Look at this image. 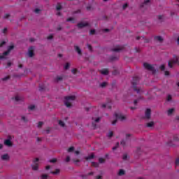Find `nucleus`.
I'll return each mask as SVG.
<instances>
[{
	"instance_id": "f257e3e1",
	"label": "nucleus",
	"mask_w": 179,
	"mask_h": 179,
	"mask_svg": "<svg viewBox=\"0 0 179 179\" xmlns=\"http://www.w3.org/2000/svg\"><path fill=\"white\" fill-rule=\"evenodd\" d=\"M138 82H139V77H134L131 85L134 92H136V93L139 94L141 93V92H142V90L136 87V85H138Z\"/></svg>"
},
{
	"instance_id": "f03ea898",
	"label": "nucleus",
	"mask_w": 179,
	"mask_h": 179,
	"mask_svg": "<svg viewBox=\"0 0 179 179\" xmlns=\"http://www.w3.org/2000/svg\"><path fill=\"white\" fill-rule=\"evenodd\" d=\"M75 99H76L75 96H65V106H66L69 108H70V107H72V103H71L70 101L75 100Z\"/></svg>"
},
{
	"instance_id": "7ed1b4c3",
	"label": "nucleus",
	"mask_w": 179,
	"mask_h": 179,
	"mask_svg": "<svg viewBox=\"0 0 179 179\" xmlns=\"http://www.w3.org/2000/svg\"><path fill=\"white\" fill-rule=\"evenodd\" d=\"M13 48H15L13 45L8 46L7 50L3 53V55H0V59H5V57H6V55H9V54H10V51H12Z\"/></svg>"
},
{
	"instance_id": "20e7f679",
	"label": "nucleus",
	"mask_w": 179,
	"mask_h": 179,
	"mask_svg": "<svg viewBox=\"0 0 179 179\" xmlns=\"http://www.w3.org/2000/svg\"><path fill=\"white\" fill-rule=\"evenodd\" d=\"M173 64H178L179 65V57L176 55H174L173 59L168 62V66L169 68H173Z\"/></svg>"
},
{
	"instance_id": "39448f33",
	"label": "nucleus",
	"mask_w": 179,
	"mask_h": 179,
	"mask_svg": "<svg viewBox=\"0 0 179 179\" xmlns=\"http://www.w3.org/2000/svg\"><path fill=\"white\" fill-rule=\"evenodd\" d=\"M143 66L145 69H148V71H151L152 73H155V72H156V70L155 69V68H153V66L150 65V64L144 63Z\"/></svg>"
},
{
	"instance_id": "423d86ee",
	"label": "nucleus",
	"mask_w": 179,
	"mask_h": 179,
	"mask_svg": "<svg viewBox=\"0 0 179 179\" xmlns=\"http://www.w3.org/2000/svg\"><path fill=\"white\" fill-rule=\"evenodd\" d=\"M38 158H36L34 160V164L31 165L32 170H34V171H37L38 170Z\"/></svg>"
},
{
	"instance_id": "0eeeda50",
	"label": "nucleus",
	"mask_w": 179,
	"mask_h": 179,
	"mask_svg": "<svg viewBox=\"0 0 179 179\" xmlns=\"http://www.w3.org/2000/svg\"><path fill=\"white\" fill-rule=\"evenodd\" d=\"M131 136V134H127L126 135V140H122L120 142V145L122 146H127V143L129 142V137Z\"/></svg>"
},
{
	"instance_id": "6e6552de",
	"label": "nucleus",
	"mask_w": 179,
	"mask_h": 179,
	"mask_svg": "<svg viewBox=\"0 0 179 179\" xmlns=\"http://www.w3.org/2000/svg\"><path fill=\"white\" fill-rule=\"evenodd\" d=\"M28 55L30 58L34 57V48L31 46L28 50Z\"/></svg>"
},
{
	"instance_id": "1a4fd4ad",
	"label": "nucleus",
	"mask_w": 179,
	"mask_h": 179,
	"mask_svg": "<svg viewBox=\"0 0 179 179\" xmlns=\"http://www.w3.org/2000/svg\"><path fill=\"white\" fill-rule=\"evenodd\" d=\"M115 117L117 118V120H120V121H124L127 119V117L122 114L115 113Z\"/></svg>"
},
{
	"instance_id": "9d476101",
	"label": "nucleus",
	"mask_w": 179,
	"mask_h": 179,
	"mask_svg": "<svg viewBox=\"0 0 179 179\" xmlns=\"http://www.w3.org/2000/svg\"><path fill=\"white\" fill-rule=\"evenodd\" d=\"M78 29H83V27H86V26H89V23L87 22H80L77 24Z\"/></svg>"
},
{
	"instance_id": "9b49d317",
	"label": "nucleus",
	"mask_w": 179,
	"mask_h": 179,
	"mask_svg": "<svg viewBox=\"0 0 179 179\" xmlns=\"http://www.w3.org/2000/svg\"><path fill=\"white\" fill-rule=\"evenodd\" d=\"M122 50H124V47L118 45L116 48L112 49V51L114 52H120V51H122Z\"/></svg>"
},
{
	"instance_id": "f8f14e48",
	"label": "nucleus",
	"mask_w": 179,
	"mask_h": 179,
	"mask_svg": "<svg viewBox=\"0 0 179 179\" xmlns=\"http://www.w3.org/2000/svg\"><path fill=\"white\" fill-rule=\"evenodd\" d=\"M151 113H152V111L150 110V108H148V109L145 110V118H146L147 120H150V119Z\"/></svg>"
},
{
	"instance_id": "ddd939ff",
	"label": "nucleus",
	"mask_w": 179,
	"mask_h": 179,
	"mask_svg": "<svg viewBox=\"0 0 179 179\" xmlns=\"http://www.w3.org/2000/svg\"><path fill=\"white\" fill-rule=\"evenodd\" d=\"M4 145H6V146H8V148H10L13 144L10 140L6 139L4 141Z\"/></svg>"
},
{
	"instance_id": "4468645a",
	"label": "nucleus",
	"mask_w": 179,
	"mask_h": 179,
	"mask_svg": "<svg viewBox=\"0 0 179 179\" xmlns=\"http://www.w3.org/2000/svg\"><path fill=\"white\" fill-rule=\"evenodd\" d=\"M150 0H145L143 3L141 4V8H146L149 5Z\"/></svg>"
},
{
	"instance_id": "2eb2a0df",
	"label": "nucleus",
	"mask_w": 179,
	"mask_h": 179,
	"mask_svg": "<svg viewBox=\"0 0 179 179\" xmlns=\"http://www.w3.org/2000/svg\"><path fill=\"white\" fill-rule=\"evenodd\" d=\"M154 40L155 41H159V43H163V37H162V36H155L154 37Z\"/></svg>"
},
{
	"instance_id": "dca6fc26",
	"label": "nucleus",
	"mask_w": 179,
	"mask_h": 179,
	"mask_svg": "<svg viewBox=\"0 0 179 179\" xmlns=\"http://www.w3.org/2000/svg\"><path fill=\"white\" fill-rule=\"evenodd\" d=\"M75 49L76 52H78L79 55H82V50H80V48H79V46H75Z\"/></svg>"
},
{
	"instance_id": "f3484780",
	"label": "nucleus",
	"mask_w": 179,
	"mask_h": 179,
	"mask_svg": "<svg viewBox=\"0 0 179 179\" xmlns=\"http://www.w3.org/2000/svg\"><path fill=\"white\" fill-rule=\"evenodd\" d=\"M1 160H9V155L8 154L1 156Z\"/></svg>"
},
{
	"instance_id": "a211bd4d",
	"label": "nucleus",
	"mask_w": 179,
	"mask_h": 179,
	"mask_svg": "<svg viewBox=\"0 0 179 179\" xmlns=\"http://www.w3.org/2000/svg\"><path fill=\"white\" fill-rule=\"evenodd\" d=\"M106 107H108L109 110H111V105L110 103H103L102 104V108H106Z\"/></svg>"
},
{
	"instance_id": "6ab92c4d",
	"label": "nucleus",
	"mask_w": 179,
	"mask_h": 179,
	"mask_svg": "<svg viewBox=\"0 0 179 179\" xmlns=\"http://www.w3.org/2000/svg\"><path fill=\"white\" fill-rule=\"evenodd\" d=\"M101 73L102 75H108V69H104L103 70L101 71Z\"/></svg>"
},
{
	"instance_id": "aec40b11",
	"label": "nucleus",
	"mask_w": 179,
	"mask_h": 179,
	"mask_svg": "<svg viewBox=\"0 0 179 179\" xmlns=\"http://www.w3.org/2000/svg\"><path fill=\"white\" fill-rule=\"evenodd\" d=\"M153 125H155V122H150L146 124V127L148 128H152V127H153Z\"/></svg>"
},
{
	"instance_id": "412c9836",
	"label": "nucleus",
	"mask_w": 179,
	"mask_h": 179,
	"mask_svg": "<svg viewBox=\"0 0 179 179\" xmlns=\"http://www.w3.org/2000/svg\"><path fill=\"white\" fill-rule=\"evenodd\" d=\"M94 154H91L88 157H85V159L86 160H92V159H94Z\"/></svg>"
},
{
	"instance_id": "4be33fe9",
	"label": "nucleus",
	"mask_w": 179,
	"mask_h": 179,
	"mask_svg": "<svg viewBox=\"0 0 179 179\" xmlns=\"http://www.w3.org/2000/svg\"><path fill=\"white\" fill-rule=\"evenodd\" d=\"M173 113H174V108L169 109L167 111L168 115H171V114H173Z\"/></svg>"
},
{
	"instance_id": "5701e85b",
	"label": "nucleus",
	"mask_w": 179,
	"mask_h": 179,
	"mask_svg": "<svg viewBox=\"0 0 179 179\" xmlns=\"http://www.w3.org/2000/svg\"><path fill=\"white\" fill-rule=\"evenodd\" d=\"M57 10H61L62 9V6H61V3H58L56 6Z\"/></svg>"
},
{
	"instance_id": "b1692460",
	"label": "nucleus",
	"mask_w": 179,
	"mask_h": 179,
	"mask_svg": "<svg viewBox=\"0 0 179 179\" xmlns=\"http://www.w3.org/2000/svg\"><path fill=\"white\" fill-rule=\"evenodd\" d=\"M124 174H125V171L120 169L118 172V176H124Z\"/></svg>"
},
{
	"instance_id": "393cba45",
	"label": "nucleus",
	"mask_w": 179,
	"mask_h": 179,
	"mask_svg": "<svg viewBox=\"0 0 179 179\" xmlns=\"http://www.w3.org/2000/svg\"><path fill=\"white\" fill-rule=\"evenodd\" d=\"M67 22H71V23H75V18L73 17H69L67 20Z\"/></svg>"
},
{
	"instance_id": "a878e982",
	"label": "nucleus",
	"mask_w": 179,
	"mask_h": 179,
	"mask_svg": "<svg viewBox=\"0 0 179 179\" xmlns=\"http://www.w3.org/2000/svg\"><path fill=\"white\" fill-rule=\"evenodd\" d=\"M118 59L117 56H112L110 57V61H117Z\"/></svg>"
},
{
	"instance_id": "bb28decb",
	"label": "nucleus",
	"mask_w": 179,
	"mask_h": 179,
	"mask_svg": "<svg viewBox=\"0 0 179 179\" xmlns=\"http://www.w3.org/2000/svg\"><path fill=\"white\" fill-rule=\"evenodd\" d=\"M62 76H57L56 78H55V82H61V80H62Z\"/></svg>"
},
{
	"instance_id": "cd10ccee",
	"label": "nucleus",
	"mask_w": 179,
	"mask_h": 179,
	"mask_svg": "<svg viewBox=\"0 0 179 179\" xmlns=\"http://www.w3.org/2000/svg\"><path fill=\"white\" fill-rule=\"evenodd\" d=\"M179 166V158H177L175 161V167H178Z\"/></svg>"
},
{
	"instance_id": "c85d7f7f",
	"label": "nucleus",
	"mask_w": 179,
	"mask_h": 179,
	"mask_svg": "<svg viewBox=\"0 0 179 179\" xmlns=\"http://www.w3.org/2000/svg\"><path fill=\"white\" fill-rule=\"evenodd\" d=\"M41 179H47V178H48V175L43 174V175L41 176Z\"/></svg>"
},
{
	"instance_id": "c756f323",
	"label": "nucleus",
	"mask_w": 179,
	"mask_h": 179,
	"mask_svg": "<svg viewBox=\"0 0 179 179\" xmlns=\"http://www.w3.org/2000/svg\"><path fill=\"white\" fill-rule=\"evenodd\" d=\"M59 125H60V127H65V123L62 120H59Z\"/></svg>"
},
{
	"instance_id": "7c9ffc66",
	"label": "nucleus",
	"mask_w": 179,
	"mask_h": 179,
	"mask_svg": "<svg viewBox=\"0 0 179 179\" xmlns=\"http://www.w3.org/2000/svg\"><path fill=\"white\" fill-rule=\"evenodd\" d=\"M114 135V133L113 131H110L108 134L107 136L108 138H112V136Z\"/></svg>"
},
{
	"instance_id": "2f4dec72",
	"label": "nucleus",
	"mask_w": 179,
	"mask_h": 179,
	"mask_svg": "<svg viewBox=\"0 0 179 179\" xmlns=\"http://www.w3.org/2000/svg\"><path fill=\"white\" fill-rule=\"evenodd\" d=\"M75 150V148L73 147H70L69 149H68V152L69 153H71V152H73Z\"/></svg>"
},
{
	"instance_id": "473e14b6",
	"label": "nucleus",
	"mask_w": 179,
	"mask_h": 179,
	"mask_svg": "<svg viewBox=\"0 0 179 179\" xmlns=\"http://www.w3.org/2000/svg\"><path fill=\"white\" fill-rule=\"evenodd\" d=\"M107 86V83L106 82H103L100 84L101 87H106Z\"/></svg>"
},
{
	"instance_id": "72a5a7b5",
	"label": "nucleus",
	"mask_w": 179,
	"mask_h": 179,
	"mask_svg": "<svg viewBox=\"0 0 179 179\" xmlns=\"http://www.w3.org/2000/svg\"><path fill=\"white\" fill-rule=\"evenodd\" d=\"M51 174H58L59 173V169H56L55 171H51Z\"/></svg>"
},
{
	"instance_id": "f704fd0d",
	"label": "nucleus",
	"mask_w": 179,
	"mask_h": 179,
	"mask_svg": "<svg viewBox=\"0 0 179 179\" xmlns=\"http://www.w3.org/2000/svg\"><path fill=\"white\" fill-rule=\"evenodd\" d=\"M96 34V30L94 29H92L90 31V34L91 36H93V34Z\"/></svg>"
},
{
	"instance_id": "c9c22d12",
	"label": "nucleus",
	"mask_w": 179,
	"mask_h": 179,
	"mask_svg": "<svg viewBox=\"0 0 179 179\" xmlns=\"http://www.w3.org/2000/svg\"><path fill=\"white\" fill-rule=\"evenodd\" d=\"M43 124H44L43 122H38V128H41V127H43Z\"/></svg>"
},
{
	"instance_id": "e433bc0d",
	"label": "nucleus",
	"mask_w": 179,
	"mask_h": 179,
	"mask_svg": "<svg viewBox=\"0 0 179 179\" xmlns=\"http://www.w3.org/2000/svg\"><path fill=\"white\" fill-rule=\"evenodd\" d=\"M159 69H161V71H164V69H166L164 64L161 65Z\"/></svg>"
},
{
	"instance_id": "4c0bfd02",
	"label": "nucleus",
	"mask_w": 179,
	"mask_h": 179,
	"mask_svg": "<svg viewBox=\"0 0 179 179\" xmlns=\"http://www.w3.org/2000/svg\"><path fill=\"white\" fill-rule=\"evenodd\" d=\"M73 75H76L77 72H78V69H73L72 71H71Z\"/></svg>"
},
{
	"instance_id": "58836bf2",
	"label": "nucleus",
	"mask_w": 179,
	"mask_h": 179,
	"mask_svg": "<svg viewBox=\"0 0 179 179\" xmlns=\"http://www.w3.org/2000/svg\"><path fill=\"white\" fill-rule=\"evenodd\" d=\"M65 162H66V163L71 162V157H70V156H67V157H66Z\"/></svg>"
},
{
	"instance_id": "ea45409f",
	"label": "nucleus",
	"mask_w": 179,
	"mask_h": 179,
	"mask_svg": "<svg viewBox=\"0 0 179 179\" xmlns=\"http://www.w3.org/2000/svg\"><path fill=\"white\" fill-rule=\"evenodd\" d=\"M29 108L31 110H34V108H36V106L34 105H31L30 106H29Z\"/></svg>"
},
{
	"instance_id": "a19ab883",
	"label": "nucleus",
	"mask_w": 179,
	"mask_h": 179,
	"mask_svg": "<svg viewBox=\"0 0 179 179\" xmlns=\"http://www.w3.org/2000/svg\"><path fill=\"white\" fill-rule=\"evenodd\" d=\"M118 146H120V143H117L116 145L113 148V150H115L118 148Z\"/></svg>"
},
{
	"instance_id": "79ce46f5",
	"label": "nucleus",
	"mask_w": 179,
	"mask_h": 179,
	"mask_svg": "<svg viewBox=\"0 0 179 179\" xmlns=\"http://www.w3.org/2000/svg\"><path fill=\"white\" fill-rule=\"evenodd\" d=\"M5 44H6V42H5V41L1 42L0 43V48H1V47H3V45H5Z\"/></svg>"
},
{
	"instance_id": "37998d69",
	"label": "nucleus",
	"mask_w": 179,
	"mask_h": 179,
	"mask_svg": "<svg viewBox=\"0 0 179 179\" xmlns=\"http://www.w3.org/2000/svg\"><path fill=\"white\" fill-rule=\"evenodd\" d=\"M64 69H69V63H66L64 66Z\"/></svg>"
},
{
	"instance_id": "c03bdc74",
	"label": "nucleus",
	"mask_w": 179,
	"mask_h": 179,
	"mask_svg": "<svg viewBox=\"0 0 179 179\" xmlns=\"http://www.w3.org/2000/svg\"><path fill=\"white\" fill-rule=\"evenodd\" d=\"M39 90L40 92H43V90H44V85L39 86Z\"/></svg>"
},
{
	"instance_id": "a18cd8bd",
	"label": "nucleus",
	"mask_w": 179,
	"mask_h": 179,
	"mask_svg": "<svg viewBox=\"0 0 179 179\" xmlns=\"http://www.w3.org/2000/svg\"><path fill=\"white\" fill-rule=\"evenodd\" d=\"M173 141H179V137H178V136H177V135L174 136V137H173Z\"/></svg>"
},
{
	"instance_id": "49530a36",
	"label": "nucleus",
	"mask_w": 179,
	"mask_h": 179,
	"mask_svg": "<svg viewBox=\"0 0 179 179\" xmlns=\"http://www.w3.org/2000/svg\"><path fill=\"white\" fill-rule=\"evenodd\" d=\"M99 163H104L105 160L103 158H99Z\"/></svg>"
},
{
	"instance_id": "de8ad7c7",
	"label": "nucleus",
	"mask_w": 179,
	"mask_h": 179,
	"mask_svg": "<svg viewBox=\"0 0 179 179\" xmlns=\"http://www.w3.org/2000/svg\"><path fill=\"white\" fill-rule=\"evenodd\" d=\"M128 6V3H124V5H123V6H122V8L124 9V10H125V9H127V7Z\"/></svg>"
},
{
	"instance_id": "09e8293b",
	"label": "nucleus",
	"mask_w": 179,
	"mask_h": 179,
	"mask_svg": "<svg viewBox=\"0 0 179 179\" xmlns=\"http://www.w3.org/2000/svg\"><path fill=\"white\" fill-rule=\"evenodd\" d=\"M15 101H19L20 100V97L19 96H16L15 97Z\"/></svg>"
},
{
	"instance_id": "8fccbe9b",
	"label": "nucleus",
	"mask_w": 179,
	"mask_h": 179,
	"mask_svg": "<svg viewBox=\"0 0 179 179\" xmlns=\"http://www.w3.org/2000/svg\"><path fill=\"white\" fill-rule=\"evenodd\" d=\"M127 157H128V155H127V154H124L122 157V159L123 160H127Z\"/></svg>"
},
{
	"instance_id": "3c124183",
	"label": "nucleus",
	"mask_w": 179,
	"mask_h": 179,
	"mask_svg": "<svg viewBox=\"0 0 179 179\" xmlns=\"http://www.w3.org/2000/svg\"><path fill=\"white\" fill-rule=\"evenodd\" d=\"M56 162H57V159H52L50 160V163H56Z\"/></svg>"
},
{
	"instance_id": "603ef678",
	"label": "nucleus",
	"mask_w": 179,
	"mask_h": 179,
	"mask_svg": "<svg viewBox=\"0 0 179 179\" xmlns=\"http://www.w3.org/2000/svg\"><path fill=\"white\" fill-rule=\"evenodd\" d=\"M171 95H168L167 96V101H171Z\"/></svg>"
},
{
	"instance_id": "864d4df0",
	"label": "nucleus",
	"mask_w": 179,
	"mask_h": 179,
	"mask_svg": "<svg viewBox=\"0 0 179 179\" xmlns=\"http://www.w3.org/2000/svg\"><path fill=\"white\" fill-rule=\"evenodd\" d=\"M40 11H41V10L38 9V8H36V9L34 10L35 13H40Z\"/></svg>"
},
{
	"instance_id": "5fc2aeb1",
	"label": "nucleus",
	"mask_w": 179,
	"mask_h": 179,
	"mask_svg": "<svg viewBox=\"0 0 179 179\" xmlns=\"http://www.w3.org/2000/svg\"><path fill=\"white\" fill-rule=\"evenodd\" d=\"M22 121H24V122H27V120L26 119V117H24V116L22 117Z\"/></svg>"
},
{
	"instance_id": "6e6d98bb",
	"label": "nucleus",
	"mask_w": 179,
	"mask_h": 179,
	"mask_svg": "<svg viewBox=\"0 0 179 179\" xmlns=\"http://www.w3.org/2000/svg\"><path fill=\"white\" fill-rule=\"evenodd\" d=\"M53 37L54 36L52 35H50L48 36V40H52Z\"/></svg>"
},
{
	"instance_id": "4d7b16f0",
	"label": "nucleus",
	"mask_w": 179,
	"mask_h": 179,
	"mask_svg": "<svg viewBox=\"0 0 179 179\" xmlns=\"http://www.w3.org/2000/svg\"><path fill=\"white\" fill-rule=\"evenodd\" d=\"M164 75H165V76H169V75H170V72L166 71L164 72Z\"/></svg>"
},
{
	"instance_id": "13d9d810",
	"label": "nucleus",
	"mask_w": 179,
	"mask_h": 179,
	"mask_svg": "<svg viewBox=\"0 0 179 179\" xmlns=\"http://www.w3.org/2000/svg\"><path fill=\"white\" fill-rule=\"evenodd\" d=\"M92 127H93L94 129H96V128H97V126L96 125L95 122H92Z\"/></svg>"
},
{
	"instance_id": "bf43d9fd",
	"label": "nucleus",
	"mask_w": 179,
	"mask_h": 179,
	"mask_svg": "<svg viewBox=\"0 0 179 179\" xmlns=\"http://www.w3.org/2000/svg\"><path fill=\"white\" fill-rule=\"evenodd\" d=\"M92 166H94V167H97L99 166V164L96 162H92Z\"/></svg>"
},
{
	"instance_id": "052dcab7",
	"label": "nucleus",
	"mask_w": 179,
	"mask_h": 179,
	"mask_svg": "<svg viewBox=\"0 0 179 179\" xmlns=\"http://www.w3.org/2000/svg\"><path fill=\"white\" fill-rule=\"evenodd\" d=\"M117 119H115V120H113V122H112V125H115L116 124H117Z\"/></svg>"
},
{
	"instance_id": "680f3d73",
	"label": "nucleus",
	"mask_w": 179,
	"mask_h": 179,
	"mask_svg": "<svg viewBox=\"0 0 179 179\" xmlns=\"http://www.w3.org/2000/svg\"><path fill=\"white\" fill-rule=\"evenodd\" d=\"M87 48L90 50V51H92V48L90 45H87Z\"/></svg>"
},
{
	"instance_id": "e2e57ef3",
	"label": "nucleus",
	"mask_w": 179,
	"mask_h": 179,
	"mask_svg": "<svg viewBox=\"0 0 179 179\" xmlns=\"http://www.w3.org/2000/svg\"><path fill=\"white\" fill-rule=\"evenodd\" d=\"M118 73V71L117 70H115L113 72V75H117Z\"/></svg>"
},
{
	"instance_id": "0e129e2a",
	"label": "nucleus",
	"mask_w": 179,
	"mask_h": 179,
	"mask_svg": "<svg viewBox=\"0 0 179 179\" xmlns=\"http://www.w3.org/2000/svg\"><path fill=\"white\" fill-rule=\"evenodd\" d=\"M9 16H10L9 14H5L4 19H8V17H9Z\"/></svg>"
},
{
	"instance_id": "69168bd1",
	"label": "nucleus",
	"mask_w": 179,
	"mask_h": 179,
	"mask_svg": "<svg viewBox=\"0 0 179 179\" xmlns=\"http://www.w3.org/2000/svg\"><path fill=\"white\" fill-rule=\"evenodd\" d=\"M8 79H9V76H6V77L3 78L2 79V80L5 81V80H8Z\"/></svg>"
},
{
	"instance_id": "338daca9",
	"label": "nucleus",
	"mask_w": 179,
	"mask_h": 179,
	"mask_svg": "<svg viewBox=\"0 0 179 179\" xmlns=\"http://www.w3.org/2000/svg\"><path fill=\"white\" fill-rule=\"evenodd\" d=\"M100 122V117H97L95 120L94 122Z\"/></svg>"
},
{
	"instance_id": "774afa93",
	"label": "nucleus",
	"mask_w": 179,
	"mask_h": 179,
	"mask_svg": "<svg viewBox=\"0 0 179 179\" xmlns=\"http://www.w3.org/2000/svg\"><path fill=\"white\" fill-rule=\"evenodd\" d=\"M11 65H12V63L8 62L6 68H9V66H10Z\"/></svg>"
}]
</instances>
